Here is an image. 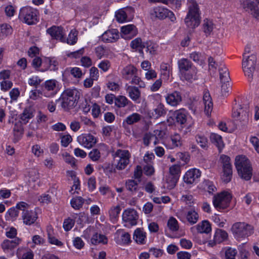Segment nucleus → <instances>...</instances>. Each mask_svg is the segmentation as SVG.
Listing matches in <instances>:
<instances>
[{"label":"nucleus","mask_w":259,"mask_h":259,"mask_svg":"<svg viewBox=\"0 0 259 259\" xmlns=\"http://www.w3.org/2000/svg\"><path fill=\"white\" fill-rule=\"evenodd\" d=\"M80 93L76 89H67L61 94L58 100L61 106L65 111H69L75 108L80 98Z\"/></svg>","instance_id":"obj_1"},{"label":"nucleus","mask_w":259,"mask_h":259,"mask_svg":"<svg viewBox=\"0 0 259 259\" xmlns=\"http://www.w3.org/2000/svg\"><path fill=\"white\" fill-rule=\"evenodd\" d=\"M188 12L185 19V23L190 28L198 27L201 21L198 5L195 0H188Z\"/></svg>","instance_id":"obj_2"},{"label":"nucleus","mask_w":259,"mask_h":259,"mask_svg":"<svg viewBox=\"0 0 259 259\" xmlns=\"http://www.w3.org/2000/svg\"><path fill=\"white\" fill-rule=\"evenodd\" d=\"M235 165L240 178L245 181L251 179L252 176V168L247 157L242 155L236 156Z\"/></svg>","instance_id":"obj_3"},{"label":"nucleus","mask_w":259,"mask_h":259,"mask_svg":"<svg viewBox=\"0 0 259 259\" xmlns=\"http://www.w3.org/2000/svg\"><path fill=\"white\" fill-rule=\"evenodd\" d=\"M178 65L180 72L186 80H189L196 78V68L190 60L182 58L178 61Z\"/></svg>","instance_id":"obj_4"},{"label":"nucleus","mask_w":259,"mask_h":259,"mask_svg":"<svg viewBox=\"0 0 259 259\" xmlns=\"http://www.w3.org/2000/svg\"><path fill=\"white\" fill-rule=\"evenodd\" d=\"M18 207L22 211L21 218L25 225L30 226L35 222L38 218L37 213L30 209L28 204L21 201L18 203Z\"/></svg>","instance_id":"obj_5"},{"label":"nucleus","mask_w":259,"mask_h":259,"mask_svg":"<svg viewBox=\"0 0 259 259\" xmlns=\"http://www.w3.org/2000/svg\"><path fill=\"white\" fill-rule=\"evenodd\" d=\"M38 12L30 7H25L20 10L19 18L28 25H33L38 22Z\"/></svg>","instance_id":"obj_6"},{"label":"nucleus","mask_w":259,"mask_h":259,"mask_svg":"<svg viewBox=\"0 0 259 259\" xmlns=\"http://www.w3.org/2000/svg\"><path fill=\"white\" fill-rule=\"evenodd\" d=\"M256 62V57L255 55L253 54L250 56L243 55L242 68L245 75L247 76L250 79H252Z\"/></svg>","instance_id":"obj_7"},{"label":"nucleus","mask_w":259,"mask_h":259,"mask_svg":"<svg viewBox=\"0 0 259 259\" xmlns=\"http://www.w3.org/2000/svg\"><path fill=\"white\" fill-rule=\"evenodd\" d=\"M231 229L233 234L238 237H248L253 233L252 227L243 222L235 223Z\"/></svg>","instance_id":"obj_8"},{"label":"nucleus","mask_w":259,"mask_h":259,"mask_svg":"<svg viewBox=\"0 0 259 259\" xmlns=\"http://www.w3.org/2000/svg\"><path fill=\"white\" fill-rule=\"evenodd\" d=\"M231 198L232 195L230 193L223 192L213 197V205L218 210L225 209L229 206Z\"/></svg>","instance_id":"obj_9"},{"label":"nucleus","mask_w":259,"mask_h":259,"mask_svg":"<svg viewBox=\"0 0 259 259\" xmlns=\"http://www.w3.org/2000/svg\"><path fill=\"white\" fill-rule=\"evenodd\" d=\"M42 94L48 98H52L59 91V83L56 79H49L42 84Z\"/></svg>","instance_id":"obj_10"},{"label":"nucleus","mask_w":259,"mask_h":259,"mask_svg":"<svg viewBox=\"0 0 259 259\" xmlns=\"http://www.w3.org/2000/svg\"><path fill=\"white\" fill-rule=\"evenodd\" d=\"M115 155L119 158L116 168L118 170L124 169L130 162V154L127 150L119 149L116 153Z\"/></svg>","instance_id":"obj_11"},{"label":"nucleus","mask_w":259,"mask_h":259,"mask_svg":"<svg viewBox=\"0 0 259 259\" xmlns=\"http://www.w3.org/2000/svg\"><path fill=\"white\" fill-rule=\"evenodd\" d=\"M122 217L123 221L127 224L126 226H135L137 224L138 215L137 212L134 209L125 210Z\"/></svg>","instance_id":"obj_12"},{"label":"nucleus","mask_w":259,"mask_h":259,"mask_svg":"<svg viewBox=\"0 0 259 259\" xmlns=\"http://www.w3.org/2000/svg\"><path fill=\"white\" fill-rule=\"evenodd\" d=\"M78 143L85 148H91L97 143L96 138L91 134H82L77 137Z\"/></svg>","instance_id":"obj_13"},{"label":"nucleus","mask_w":259,"mask_h":259,"mask_svg":"<svg viewBox=\"0 0 259 259\" xmlns=\"http://www.w3.org/2000/svg\"><path fill=\"white\" fill-rule=\"evenodd\" d=\"M200 171L196 168H192L188 170L183 177L185 183L187 184H192L200 178Z\"/></svg>","instance_id":"obj_14"},{"label":"nucleus","mask_w":259,"mask_h":259,"mask_svg":"<svg viewBox=\"0 0 259 259\" xmlns=\"http://www.w3.org/2000/svg\"><path fill=\"white\" fill-rule=\"evenodd\" d=\"M228 238V233L225 230L218 229L216 230L212 240H209L208 244L213 247L217 244H219L226 240Z\"/></svg>","instance_id":"obj_15"},{"label":"nucleus","mask_w":259,"mask_h":259,"mask_svg":"<svg viewBox=\"0 0 259 259\" xmlns=\"http://www.w3.org/2000/svg\"><path fill=\"white\" fill-rule=\"evenodd\" d=\"M47 32L52 38L59 39L61 41H65L64 33L63 29L61 26H53L48 28Z\"/></svg>","instance_id":"obj_16"},{"label":"nucleus","mask_w":259,"mask_h":259,"mask_svg":"<svg viewBox=\"0 0 259 259\" xmlns=\"http://www.w3.org/2000/svg\"><path fill=\"white\" fill-rule=\"evenodd\" d=\"M125 90L131 100L136 103H140L141 91L138 87L126 84L125 85Z\"/></svg>","instance_id":"obj_17"},{"label":"nucleus","mask_w":259,"mask_h":259,"mask_svg":"<svg viewBox=\"0 0 259 259\" xmlns=\"http://www.w3.org/2000/svg\"><path fill=\"white\" fill-rule=\"evenodd\" d=\"M120 30L122 37L124 38L131 39L135 36L138 32L136 26L133 24L122 26Z\"/></svg>","instance_id":"obj_18"},{"label":"nucleus","mask_w":259,"mask_h":259,"mask_svg":"<svg viewBox=\"0 0 259 259\" xmlns=\"http://www.w3.org/2000/svg\"><path fill=\"white\" fill-rule=\"evenodd\" d=\"M118 38L119 34L117 29L108 30L102 35V39L105 42H113Z\"/></svg>","instance_id":"obj_19"},{"label":"nucleus","mask_w":259,"mask_h":259,"mask_svg":"<svg viewBox=\"0 0 259 259\" xmlns=\"http://www.w3.org/2000/svg\"><path fill=\"white\" fill-rule=\"evenodd\" d=\"M136 74H138V70L132 65L126 66L121 70L122 77L126 80H130Z\"/></svg>","instance_id":"obj_20"},{"label":"nucleus","mask_w":259,"mask_h":259,"mask_svg":"<svg viewBox=\"0 0 259 259\" xmlns=\"http://www.w3.org/2000/svg\"><path fill=\"white\" fill-rule=\"evenodd\" d=\"M165 99L167 103L172 106H177L182 101L180 93L176 91L168 94Z\"/></svg>","instance_id":"obj_21"},{"label":"nucleus","mask_w":259,"mask_h":259,"mask_svg":"<svg viewBox=\"0 0 259 259\" xmlns=\"http://www.w3.org/2000/svg\"><path fill=\"white\" fill-rule=\"evenodd\" d=\"M21 242V239L19 238H15L14 239L10 240H5L2 243V247L4 251H9V250H11L16 247V246L19 244Z\"/></svg>","instance_id":"obj_22"},{"label":"nucleus","mask_w":259,"mask_h":259,"mask_svg":"<svg viewBox=\"0 0 259 259\" xmlns=\"http://www.w3.org/2000/svg\"><path fill=\"white\" fill-rule=\"evenodd\" d=\"M203 101L204 104V111L207 116H209L212 110L213 104L210 94L208 92L204 93Z\"/></svg>","instance_id":"obj_23"},{"label":"nucleus","mask_w":259,"mask_h":259,"mask_svg":"<svg viewBox=\"0 0 259 259\" xmlns=\"http://www.w3.org/2000/svg\"><path fill=\"white\" fill-rule=\"evenodd\" d=\"M146 238V233L143 228H137L133 234V239L138 244H144Z\"/></svg>","instance_id":"obj_24"},{"label":"nucleus","mask_w":259,"mask_h":259,"mask_svg":"<svg viewBox=\"0 0 259 259\" xmlns=\"http://www.w3.org/2000/svg\"><path fill=\"white\" fill-rule=\"evenodd\" d=\"M196 230L200 233H208L211 230V225L208 221L204 220L196 226Z\"/></svg>","instance_id":"obj_25"},{"label":"nucleus","mask_w":259,"mask_h":259,"mask_svg":"<svg viewBox=\"0 0 259 259\" xmlns=\"http://www.w3.org/2000/svg\"><path fill=\"white\" fill-rule=\"evenodd\" d=\"M91 242L94 245L100 243L106 244L108 242V239L104 235L95 233L92 237Z\"/></svg>","instance_id":"obj_26"},{"label":"nucleus","mask_w":259,"mask_h":259,"mask_svg":"<svg viewBox=\"0 0 259 259\" xmlns=\"http://www.w3.org/2000/svg\"><path fill=\"white\" fill-rule=\"evenodd\" d=\"M13 133L15 139L17 141L19 140L24 133L22 124L20 121H18L15 122L13 127Z\"/></svg>","instance_id":"obj_27"},{"label":"nucleus","mask_w":259,"mask_h":259,"mask_svg":"<svg viewBox=\"0 0 259 259\" xmlns=\"http://www.w3.org/2000/svg\"><path fill=\"white\" fill-rule=\"evenodd\" d=\"M167 11V9L157 7L153 9L151 15L159 19H164L166 18Z\"/></svg>","instance_id":"obj_28"},{"label":"nucleus","mask_w":259,"mask_h":259,"mask_svg":"<svg viewBox=\"0 0 259 259\" xmlns=\"http://www.w3.org/2000/svg\"><path fill=\"white\" fill-rule=\"evenodd\" d=\"M115 105L118 108L124 107L127 105L132 104V102L124 96H118L115 98Z\"/></svg>","instance_id":"obj_29"},{"label":"nucleus","mask_w":259,"mask_h":259,"mask_svg":"<svg viewBox=\"0 0 259 259\" xmlns=\"http://www.w3.org/2000/svg\"><path fill=\"white\" fill-rule=\"evenodd\" d=\"M142 116L137 113H134L128 116L123 121V124L132 125L141 120Z\"/></svg>","instance_id":"obj_30"},{"label":"nucleus","mask_w":259,"mask_h":259,"mask_svg":"<svg viewBox=\"0 0 259 259\" xmlns=\"http://www.w3.org/2000/svg\"><path fill=\"white\" fill-rule=\"evenodd\" d=\"M129 11V9L119 10L115 14L117 20L119 22H123L130 20V19L127 18V12Z\"/></svg>","instance_id":"obj_31"},{"label":"nucleus","mask_w":259,"mask_h":259,"mask_svg":"<svg viewBox=\"0 0 259 259\" xmlns=\"http://www.w3.org/2000/svg\"><path fill=\"white\" fill-rule=\"evenodd\" d=\"M210 139L211 142L214 144L219 149H221L224 147V145L221 136L217 134L212 133L210 135Z\"/></svg>","instance_id":"obj_32"},{"label":"nucleus","mask_w":259,"mask_h":259,"mask_svg":"<svg viewBox=\"0 0 259 259\" xmlns=\"http://www.w3.org/2000/svg\"><path fill=\"white\" fill-rule=\"evenodd\" d=\"M198 219L199 215L196 211L194 210H190L187 212L186 219L191 225L196 224L197 222Z\"/></svg>","instance_id":"obj_33"},{"label":"nucleus","mask_w":259,"mask_h":259,"mask_svg":"<svg viewBox=\"0 0 259 259\" xmlns=\"http://www.w3.org/2000/svg\"><path fill=\"white\" fill-rule=\"evenodd\" d=\"M202 30L206 36L210 35L213 30L212 22L207 19H204L202 24Z\"/></svg>","instance_id":"obj_34"},{"label":"nucleus","mask_w":259,"mask_h":259,"mask_svg":"<svg viewBox=\"0 0 259 259\" xmlns=\"http://www.w3.org/2000/svg\"><path fill=\"white\" fill-rule=\"evenodd\" d=\"M143 49L145 48L146 49V51L147 52L153 55L155 54L157 46L156 44L151 41H147L146 42H143Z\"/></svg>","instance_id":"obj_35"},{"label":"nucleus","mask_w":259,"mask_h":259,"mask_svg":"<svg viewBox=\"0 0 259 259\" xmlns=\"http://www.w3.org/2000/svg\"><path fill=\"white\" fill-rule=\"evenodd\" d=\"M220 78L221 82H228L230 79L228 69L225 67H222L219 69Z\"/></svg>","instance_id":"obj_36"},{"label":"nucleus","mask_w":259,"mask_h":259,"mask_svg":"<svg viewBox=\"0 0 259 259\" xmlns=\"http://www.w3.org/2000/svg\"><path fill=\"white\" fill-rule=\"evenodd\" d=\"M84 200L81 197H76L73 198L70 201L71 206L75 209H79L82 207Z\"/></svg>","instance_id":"obj_37"},{"label":"nucleus","mask_w":259,"mask_h":259,"mask_svg":"<svg viewBox=\"0 0 259 259\" xmlns=\"http://www.w3.org/2000/svg\"><path fill=\"white\" fill-rule=\"evenodd\" d=\"M125 186L127 190L131 192L133 194L136 193L138 190V183L134 180H128L125 183Z\"/></svg>","instance_id":"obj_38"},{"label":"nucleus","mask_w":259,"mask_h":259,"mask_svg":"<svg viewBox=\"0 0 259 259\" xmlns=\"http://www.w3.org/2000/svg\"><path fill=\"white\" fill-rule=\"evenodd\" d=\"M33 116L32 111L30 109L27 108L25 109L22 113L20 115V118L24 124L28 122L29 120L32 118Z\"/></svg>","instance_id":"obj_39"},{"label":"nucleus","mask_w":259,"mask_h":259,"mask_svg":"<svg viewBox=\"0 0 259 259\" xmlns=\"http://www.w3.org/2000/svg\"><path fill=\"white\" fill-rule=\"evenodd\" d=\"M12 32L11 27L7 24L0 26V39H4Z\"/></svg>","instance_id":"obj_40"},{"label":"nucleus","mask_w":259,"mask_h":259,"mask_svg":"<svg viewBox=\"0 0 259 259\" xmlns=\"http://www.w3.org/2000/svg\"><path fill=\"white\" fill-rule=\"evenodd\" d=\"M154 114L153 115L156 118L163 116L166 113V110L165 109L163 104L159 103L154 110Z\"/></svg>","instance_id":"obj_41"},{"label":"nucleus","mask_w":259,"mask_h":259,"mask_svg":"<svg viewBox=\"0 0 259 259\" xmlns=\"http://www.w3.org/2000/svg\"><path fill=\"white\" fill-rule=\"evenodd\" d=\"M143 45L142 39L140 38H137L131 41L130 46L133 49H138L139 53L143 55Z\"/></svg>","instance_id":"obj_42"},{"label":"nucleus","mask_w":259,"mask_h":259,"mask_svg":"<svg viewBox=\"0 0 259 259\" xmlns=\"http://www.w3.org/2000/svg\"><path fill=\"white\" fill-rule=\"evenodd\" d=\"M176 122L181 124H184L187 120L185 113L181 110L176 111L175 113Z\"/></svg>","instance_id":"obj_43"},{"label":"nucleus","mask_w":259,"mask_h":259,"mask_svg":"<svg viewBox=\"0 0 259 259\" xmlns=\"http://www.w3.org/2000/svg\"><path fill=\"white\" fill-rule=\"evenodd\" d=\"M232 177V168H224L223 174L222 176V179L225 183H228L231 181Z\"/></svg>","instance_id":"obj_44"},{"label":"nucleus","mask_w":259,"mask_h":259,"mask_svg":"<svg viewBox=\"0 0 259 259\" xmlns=\"http://www.w3.org/2000/svg\"><path fill=\"white\" fill-rule=\"evenodd\" d=\"M167 225L169 229L172 232L177 231L179 228L178 222L174 217H170L169 219Z\"/></svg>","instance_id":"obj_45"},{"label":"nucleus","mask_w":259,"mask_h":259,"mask_svg":"<svg viewBox=\"0 0 259 259\" xmlns=\"http://www.w3.org/2000/svg\"><path fill=\"white\" fill-rule=\"evenodd\" d=\"M237 251L236 249L228 247L225 250V259H235L237 255Z\"/></svg>","instance_id":"obj_46"},{"label":"nucleus","mask_w":259,"mask_h":259,"mask_svg":"<svg viewBox=\"0 0 259 259\" xmlns=\"http://www.w3.org/2000/svg\"><path fill=\"white\" fill-rule=\"evenodd\" d=\"M131 79L130 83L131 84L137 85L139 88H145V84L144 82L138 76V74H136Z\"/></svg>","instance_id":"obj_47"},{"label":"nucleus","mask_w":259,"mask_h":259,"mask_svg":"<svg viewBox=\"0 0 259 259\" xmlns=\"http://www.w3.org/2000/svg\"><path fill=\"white\" fill-rule=\"evenodd\" d=\"M77 32L72 30L68 35L67 42L71 45H74L77 40Z\"/></svg>","instance_id":"obj_48"},{"label":"nucleus","mask_w":259,"mask_h":259,"mask_svg":"<svg viewBox=\"0 0 259 259\" xmlns=\"http://www.w3.org/2000/svg\"><path fill=\"white\" fill-rule=\"evenodd\" d=\"M89 156L93 161H97L101 158V153L98 149L94 148L89 153Z\"/></svg>","instance_id":"obj_49"},{"label":"nucleus","mask_w":259,"mask_h":259,"mask_svg":"<svg viewBox=\"0 0 259 259\" xmlns=\"http://www.w3.org/2000/svg\"><path fill=\"white\" fill-rule=\"evenodd\" d=\"M179 179V176H173L170 175L168 176L166 179V182L168 184L167 187L169 189H172L176 186Z\"/></svg>","instance_id":"obj_50"},{"label":"nucleus","mask_w":259,"mask_h":259,"mask_svg":"<svg viewBox=\"0 0 259 259\" xmlns=\"http://www.w3.org/2000/svg\"><path fill=\"white\" fill-rule=\"evenodd\" d=\"M221 163L223 164V168H232V165L230 162V158L226 155H222L220 157Z\"/></svg>","instance_id":"obj_51"},{"label":"nucleus","mask_w":259,"mask_h":259,"mask_svg":"<svg viewBox=\"0 0 259 259\" xmlns=\"http://www.w3.org/2000/svg\"><path fill=\"white\" fill-rule=\"evenodd\" d=\"M247 7L250 9L251 14L255 18H257L259 16V10L257 6L255 5L254 2H249L247 4Z\"/></svg>","instance_id":"obj_52"},{"label":"nucleus","mask_w":259,"mask_h":259,"mask_svg":"<svg viewBox=\"0 0 259 259\" xmlns=\"http://www.w3.org/2000/svg\"><path fill=\"white\" fill-rule=\"evenodd\" d=\"M247 7L250 9L251 14L255 18H257L259 16V10L257 6L255 5L254 2H249L247 4Z\"/></svg>","instance_id":"obj_53"},{"label":"nucleus","mask_w":259,"mask_h":259,"mask_svg":"<svg viewBox=\"0 0 259 259\" xmlns=\"http://www.w3.org/2000/svg\"><path fill=\"white\" fill-rule=\"evenodd\" d=\"M121 210L119 206L112 207L109 211V214L111 219H116L118 217Z\"/></svg>","instance_id":"obj_54"},{"label":"nucleus","mask_w":259,"mask_h":259,"mask_svg":"<svg viewBox=\"0 0 259 259\" xmlns=\"http://www.w3.org/2000/svg\"><path fill=\"white\" fill-rule=\"evenodd\" d=\"M75 222L70 218L64 220L63 223V228L66 231L70 230L74 225Z\"/></svg>","instance_id":"obj_55"},{"label":"nucleus","mask_w":259,"mask_h":259,"mask_svg":"<svg viewBox=\"0 0 259 259\" xmlns=\"http://www.w3.org/2000/svg\"><path fill=\"white\" fill-rule=\"evenodd\" d=\"M64 160L67 163L70 164L72 167L75 166V161L74 157L71 156L67 152H65L62 154Z\"/></svg>","instance_id":"obj_56"},{"label":"nucleus","mask_w":259,"mask_h":259,"mask_svg":"<svg viewBox=\"0 0 259 259\" xmlns=\"http://www.w3.org/2000/svg\"><path fill=\"white\" fill-rule=\"evenodd\" d=\"M195 138L196 142L200 145L201 147L204 148L207 146V140L204 136L197 135Z\"/></svg>","instance_id":"obj_57"},{"label":"nucleus","mask_w":259,"mask_h":259,"mask_svg":"<svg viewBox=\"0 0 259 259\" xmlns=\"http://www.w3.org/2000/svg\"><path fill=\"white\" fill-rule=\"evenodd\" d=\"M169 175L180 177V166L177 164L173 165L169 167Z\"/></svg>","instance_id":"obj_58"},{"label":"nucleus","mask_w":259,"mask_h":259,"mask_svg":"<svg viewBox=\"0 0 259 259\" xmlns=\"http://www.w3.org/2000/svg\"><path fill=\"white\" fill-rule=\"evenodd\" d=\"M241 114L242 117L244 116L243 120L246 121L247 120V117H248V113L247 111H244L242 110V108H240L239 109V111H234L233 113V116L234 117L238 118L239 117Z\"/></svg>","instance_id":"obj_59"},{"label":"nucleus","mask_w":259,"mask_h":259,"mask_svg":"<svg viewBox=\"0 0 259 259\" xmlns=\"http://www.w3.org/2000/svg\"><path fill=\"white\" fill-rule=\"evenodd\" d=\"M116 166L114 167L113 164L109 163L105 164L103 167L104 171L107 175H110L116 172Z\"/></svg>","instance_id":"obj_60"},{"label":"nucleus","mask_w":259,"mask_h":259,"mask_svg":"<svg viewBox=\"0 0 259 259\" xmlns=\"http://www.w3.org/2000/svg\"><path fill=\"white\" fill-rule=\"evenodd\" d=\"M142 174L141 166L137 165L134 170V176L133 178L135 179H137L138 182H140L141 181V178L142 176Z\"/></svg>","instance_id":"obj_61"},{"label":"nucleus","mask_w":259,"mask_h":259,"mask_svg":"<svg viewBox=\"0 0 259 259\" xmlns=\"http://www.w3.org/2000/svg\"><path fill=\"white\" fill-rule=\"evenodd\" d=\"M153 139L157 140V137L151 134H146L143 138V143L146 146H149L150 142Z\"/></svg>","instance_id":"obj_62"},{"label":"nucleus","mask_w":259,"mask_h":259,"mask_svg":"<svg viewBox=\"0 0 259 259\" xmlns=\"http://www.w3.org/2000/svg\"><path fill=\"white\" fill-rule=\"evenodd\" d=\"M143 169L144 174L149 176L153 175L155 171L153 166L150 163L145 165Z\"/></svg>","instance_id":"obj_63"},{"label":"nucleus","mask_w":259,"mask_h":259,"mask_svg":"<svg viewBox=\"0 0 259 259\" xmlns=\"http://www.w3.org/2000/svg\"><path fill=\"white\" fill-rule=\"evenodd\" d=\"M13 86V83L9 80H3L1 82V89L3 91H7Z\"/></svg>","instance_id":"obj_64"}]
</instances>
